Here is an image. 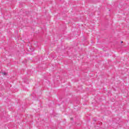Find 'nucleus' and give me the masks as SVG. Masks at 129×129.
<instances>
[{
  "label": "nucleus",
  "instance_id": "f03ea898",
  "mask_svg": "<svg viewBox=\"0 0 129 129\" xmlns=\"http://www.w3.org/2000/svg\"><path fill=\"white\" fill-rule=\"evenodd\" d=\"M71 120H73V118H71Z\"/></svg>",
  "mask_w": 129,
  "mask_h": 129
},
{
  "label": "nucleus",
  "instance_id": "f257e3e1",
  "mask_svg": "<svg viewBox=\"0 0 129 129\" xmlns=\"http://www.w3.org/2000/svg\"><path fill=\"white\" fill-rule=\"evenodd\" d=\"M3 75H7V73H2Z\"/></svg>",
  "mask_w": 129,
  "mask_h": 129
}]
</instances>
